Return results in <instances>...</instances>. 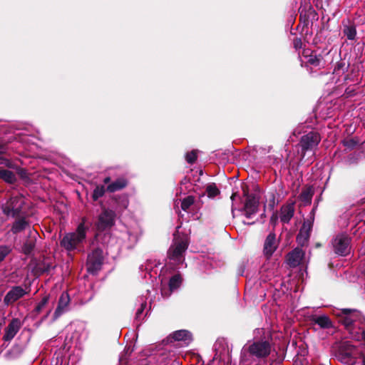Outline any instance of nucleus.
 Returning <instances> with one entry per match:
<instances>
[{
    "label": "nucleus",
    "mask_w": 365,
    "mask_h": 365,
    "mask_svg": "<svg viewBox=\"0 0 365 365\" xmlns=\"http://www.w3.org/2000/svg\"><path fill=\"white\" fill-rule=\"evenodd\" d=\"M255 333L260 335L255 336L252 341H249L242 348L241 360L243 362L251 364L252 360L264 359L270 354L272 346V339L269 336L264 335L262 329H257Z\"/></svg>",
    "instance_id": "f257e3e1"
},
{
    "label": "nucleus",
    "mask_w": 365,
    "mask_h": 365,
    "mask_svg": "<svg viewBox=\"0 0 365 365\" xmlns=\"http://www.w3.org/2000/svg\"><path fill=\"white\" fill-rule=\"evenodd\" d=\"M188 245V238L186 235H174L173 242L168 250V255L170 263L174 264L175 268L184 263V254Z\"/></svg>",
    "instance_id": "f03ea898"
},
{
    "label": "nucleus",
    "mask_w": 365,
    "mask_h": 365,
    "mask_svg": "<svg viewBox=\"0 0 365 365\" xmlns=\"http://www.w3.org/2000/svg\"><path fill=\"white\" fill-rule=\"evenodd\" d=\"M86 218L78 225L75 232L66 233L61 241V245L68 251H72L85 241L88 226L86 225Z\"/></svg>",
    "instance_id": "7ed1b4c3"
},
{
    "label": "nucleus",
    "mask_w": 365,
    "mask_h": 365,
    "mask_svg": "<svg viewBox=\"0 0 365 365\" xmlns=\"http://www.w3.org/2000/svg\"><path fill=\"white\" fill-rule=\"evenodd\" d=\"M25 199L21 195L11 197L2 205L3 212L8 217H17L22 215Z\"/></svg>",
    "instance_id": "20e7f679"
},
{
    "label": "nucleus",
    "mask_w": 365,
    "mask_h": 365,
    "mask_svg": "<svg viewBox=\"0 0 365 365\" xmlns=\"http://www.w3.org/2000/svg\"><path fill=\"white\" fill-rule=\"evenodd\" d=\"M321 141V136L316 131H311L301 137L299 145L302 148V157L304 158L308 151H314Z\"/></svg>",
    "instance_id": "39448f33"
},
{
    "label": "nucleus",
    "mask_w": 365,
    "mask_h": 365,
    "mask_svg": "<svg viewBox=\"0 0 365 365\" xmlns=\"http://www.w3.org/2000/svg\"><path fill=\"white\" fill-rule=\"evenodd\" d=\"M103 263V251L96 249L88 256L87 269L90 273L96 274L101 269Z\"/></svg>",
    "instance_id": "423d86ee"
},
{
    "label": "nucleus",
    "mask_w": 365,
    "mask_h": 365,
    "mask_svg": "<svg viewBox=\"0 0 365 365\" xmlns=\"http://www.w3.org/2000/svg\"><path fill=\"white\" fill-rule=\"evenodd\" d=\"M115 214L110 210H103L98 217L97 229L103 231L110 229L115 224Z\"/></svg>",
    "instance_id": "0eeeda50"
},
{
    "label": "nucleus",
    "mask_w": 365,
    "mask_h": 365,
    "mask_svg": "<svg viewBox=\"0 0 365 365\" xmlns=\"http://www.w3.org/2000/svg\"><path fill=\"white\" fill-rule=\"evenodd\" d=\"M342 317L341 323L346 327L349 328L354 322H361L363 317L361 314L355 309H344L341 311L339 314Z\"/></svg>",
    "instance_id": "6e6552de"
},
{
    "label": "nucleus",
    "mask_w": 365,
    "mask_h": 365,
    "mask_svg": "<svg viewBox=\"0 0 365 365\" xmlns=\"http://www.w3.org/2000/svg\"><path fill=\"white\" fill-rule=\"evenodd\" d=\"M333 246L336 254L346 255L349 253V238L346 235H339L334 238Z\"/></svg>",
    "instance_id": "1a4fd4ad"
},
{
    "label": "nucleus",
    "mask_w": 365,
    "mask_h": 365,
    "mask_svg": "<svg viewBox=\"0 0 365 365\" xmlns=\"http://www.w3.org/2000/svg\"><path fill=\"white\" fill-rule=\"evenodd\" d=\"M29 292L21 286L13 287L5 295L4 303L9 306L27 294Z\"/></svg>",
    "instance_id": "9d476101"
},
{
    "label": "nucleus",
    "mask_w": 365,
    "mask_h": 365,
    "mask_svg": "<svg viewBox=\"0 0 365 365\" xmlns=\"http://www.w3.org/2000/svg\"><path fill=\"white\" fill-rule=\"evenodd\" d=\"M279 245V240L274 232L269 233L264 240L263 254L267 258H270L276 251Z\"/></svg>",
    "instance_id": "9b49d317"
},
{
    "label": "nucleus",
    "mask_w": 365,
    "mask_h": 365,
    "mask_svg": "<svg viewBox=\"0 0 365 365\" xmlns=\"http://www.w3.org/2000/svg\"><path fill=\"white\" fill-rule=\"evenodd\" d=\"M21 327V321L17 318L13 319L5 329L3 340L5 341H10L19 332Z\"/></svg>",
    "instance_id": "f8f14e48"
},
{
    "label": "nucleus",
    "mask_w": 365,
    "mask_h": 365,
    "mask_svg": "<svg viewBox=\"0 0 365 365\" xmlns=\"http://www.w3.org/2000/svg\"><path fill=\"white\" fill-rule=\"evenodd\" d=\"M259 200L254 195L247 196L245 206L244 212L247 218H252L257 212Z\"/></svg>",
    "instance_id": "ddd939ff"
},
{
    "label": "nucleus",
    "mask_w": 365,
    "mask_h": 365,
    "mask_svg": "<svg viewBox=\"0 0 365 365\" xmlns=\"http://www.w3.org/2000/svg\"><path fill=\"white\" fill-rule=\"evenodd\" d=\"M70 302V297L68 293L63 292L59 298L58 306L54 312L53 320L58 319L63 313L68 309Z\"/></svg>",
    "instance_id": "4468645a"
},
{
    "label": "nucleus",
    "mask_w": 365,
    "mask_h": 365,
    "mask_svg": "<svg viewBox=\"0 0 365 365\" xmlns=\"http://www.w3.org/2000/svg\"><path fill=\"white\" fill-rule=\"evenodd\" d=\"M304 256V252L297 247L288 254L287 262L290 267H295L301 263Z\"/></svg>",
    "instance_id": "2eb2a0df"
},
{
    "label": "nucleus",
    "mask_w": 365,
    "mask_h": 365,
    "mask_svg": "<svg viewBox=\"0 0 365 365\" xmlns=\"http://www.w3.org/2000/svg\"><path fill=\"white\" fill-rule=\"evenodd\" d=\"M294 205L293 203H289L283 205L280 210L279 218L282 222L289 223L290 220L294 216Z\"/></svg>",
    "instance_id": "dca6fc26"
},
{
    "label": "nucleus",
    "mask_w": 365,
    "mask_h": 365,
    "mask_svg": "<svg viewBox=\"0 0 365 365\" xmlns=\"http://www.w3.org/2000/svg\"><path fill=\"white\" fill-rule=\"evenodd\" d=\"M171 338L176 341L182 342V344L187 345L192 341V335L187 330H178L173 333Z\"/></svg>",
    "instance_id": "f3484780"
},
{
    "label": "nucleus",
    "mask_w": 365,
    "mask_h": 365,
    "mask_svg": "<svg viewBox=\"0 0 365 365\" xmlns=\"http://www.w3.org/2000/svg\"><path fill=\"white\" fill-rule=\"evenodd\" d=\"M311 229L310 224H307L304 222L299 230V232L297 237V241L299 245L303 246L304 245L309 237V230Z\"/></svg>",
    "instance_id": "a211bd4d"
},
{
    "label": "nucleus",
    "mask_w": 365,
    "mask_h": 365,
    "mask_svg": "<svg viewBox=\"0 0 365 365\" xmlns=\"http://www.w3.org/2000/svg\"><path fill=\"white\" fill-rule=\"evenodd\" d=\"M29 235L31 239L25 242L22 247V251L26 255H29L33 251L35 247V238L36 235H38V233L35 230H30Z\"/></svg>",
    "instance_id": "6ab92c4d"
},
{
    "label": "nucleus",
    "mask_w": 365,
    "mask_h": 365,
    "mask_svg": "<svg viewBox=\"0 0 365 365\" xmlns=\"http://www.w3.org/2000/svg\"><path fill=\"white\" fill-rule=\"evenodd\" d=\"M0 178L7 183L13 184L16 181V177L14 172L7 169H0Z\"/></svg>",
    "instance_id": "aec40b11"
},
{
    "label": "nucleus",
    "mask_w": 365,
    "mask_h": 365,
    "mask_svg": "<svg viewBox=\"0 0 365 365\" xmlns=\"http://www.w3.org/2000/svg\"><path fill=\"white\" fill-rule=\"evenodd\" d=\"M29 226L28 222L24 218L16 220L11 227V232L14 234H17L22 230H25Z\"/></svg>",
    "instance_id": "412c9836"
},
{
    "label": "nucleus",
    "mask_w": 365,
    "mask_h": 365,
    "mask_svg": "<svg viewBox=\"0 0 365 365\" xmlns=\"http://www.w3.org/2000/svg\"><path fill=\"white\" fill-rule=\"evenodd\" d=\"M314 321L315 324H318L322 328L328 329L332 327L330 319L326 315L317 317L314 318Z\"/></svg>",
    "instance_id": "4be33fe9"
},
{
    "label": "nucleus",
    "mask_w": 365,
    "mask_h": 365,
    "mask_svg": "<svg viewBox=\"0 0 365 365\" xmlns=\"http://www.w3.org/2000/svg\"><path fill=\"white\" fill-rule=\"evenodd\" d=\"M147 308V300L143 297L140 298V307L138 308L135 313V319L140 321L143 319V312Z\"/></svg>",
    "instance_id": "5701e85b"
},
{
    "label": "nucleus",
    "mask_w": 365,
    "mask_h": 365,
    "mask_svg": "<svg viewBox=\"0 0 365 365\" xmlns=\"http://www.w3.org/2000/svg\"><path fill=\"white\" fill-rule=\"evenodd\" d=\"M127 182L123 179H118L108 186V190L113 192L125 187Z\"/></svg>",
    "instance_id": "b1692460"
},
{
    "label": "nucleus",
    "mask_w": 365,
    "mask_h": 365,
    "mask_svg": "<svg viewBox=\"0 0 365 365\" xmlns=\"http://www.w3.org/2000/svg\"><path fill=\"white\" fill-rule=\"evenodd\" d=\"M195 198L192 196H187L185 197L181 202V208L183 211L189 212L191 207L193 206Z\"/></svg>",
    "instance_id": "393cba45"
},
{
    "label": "nucleus",
    "mask_w": 365,
    "mask_h": 365,
    "mask_svg": "<svg viewBox=\"0 0 365 365\" xmlns=\"http://www.w3.org/2000/svg\"><path fill=\"white\" fill-rule=\"evenodd\" d=\"M49 295H45L43 297L41 300L36 304L35 309H34V313L35 314H38L42 312V310L46 307L49 301Z\"/></svg>",
    "instance_id": "a878e982"
},
{
    "label": "nucleus",
    "mask_w": 365,
    "mask_h": 365,
    "mask_svg": "<svg viewBox=\"0 0 365 365\" xmlns=\"http://www.w3.org/2000/svg\"><path fill=\"white\" fill-rule=\"evenodd\" d=\"M182 282V279L180 274H175L169 281V288L170 292L178 289Z\"/></svg>",
    "instance_id": "bb28decb"
},
{
    "label": "nucleus",
    "mask_w": 365,
    "mask_h": 365,
    "mask_svg": "<svg viewBox=\"0 0 365 365\" xmlns=\"http://www.w3.org/2000/svg\"><path fill=\"white\" fill-rule=\"evenodd\" d=\"M344 33L349 40H354L356 35V31L354 26H347L344 29Z\"/></svg>",
    "instance_id": "cd10ccee"
},
{
    "label": "nucleus",
    "mask_w": 365,
    "mask_h": 365,
    "mask_svg": "<svg viewBox=\"0 0 365 365\" xmlns=\"http://www.w3.org/2000/svg\"><path fill=\"white\" fill-rule=\"evenodd\" d=\"M206 192L207 195L211 197H214L220 193L218 188L215 184L208 185L206 187Z\"/></svg>",
    "instance_id": "c85d7f7f"
},
{
    "label": "nucleus",
    "mask_w": 365,
    "mask_h": 365,
    "mask_svg": "<svg viewBox=\"0 0 365 365\" xmlns=\"http://www.w3.org/2000/svg\"><path fill=\"white\" fill-rule=\"evenodd\" d=\"M322 60V58L321 56H317V55L312 54V55L309 56L307 62L312 66H318L320 65Z\"/></svg>",
    "instance_id": "c756f323"
},
{
    "label": "nucleus",
    "mask_w": 365,
    "mask_h": 365,
    "mask_svg": "<svg viewBox=\"0 0 365 365\" xmlns=\"http://www.w3.org/2000/svg\"><path fill=\"white\" fill-rule=\"evenodd\" d=\"M105 193L104 186H97L93 193V198L94 200H97L99 197H102Z\"/></svg>",
    "instance_id": "7c9ffc66"
},
{
    "label": "nucleus",
    "mask_w": 365,
    "mask_h": 365,
    "mask_svg": "<svg viewBox=\"0 0 365 365\" xmlns=\"http://www.w3.org/2000/svg\"><path fill=\"white\" fill-rule=\"evenodd\" d=\"M11 248L7 245L0 246V263L5 259V257L10 253Z\"/></svg>",
    "instance_id": "2f4dec72"
},
{
    "label": "nucleus",
    "mask_w": 365,
    "mask_h": 365,
    "mask_svg": "<svg viewBox=\"0 0 365 365\" xmlns=\"http://www.w3.org/2000/svg\"><path fill=\"white\" fill-rule=\"evenodd\" d=\"M197 158V152L195 150H192L190 153H187L185 155V159L188 163H193Z\"/></svg>",
    "instance_id": "473e14b6"
},
{
    "label": "nucleus",
    "mask_w": 365,
    "mask_h": 365,
    "mask_svg": "<svg viewBox=\"0 0 365 365\" xmlns=\"http://www.w3.org/2000/svg\"><path fill=\"white\" fill-rule=\"evenodd\" d=\"M343 144L345 147H346L349 149H352L355 147V145H356V143L353 139H349V140H344Z\"/></svg>",
    "instance_id": "72a5a7b5"
},
{
    "label": "nucleus",
    "mask_w": 365,
    "mask_h": 365,
    "mask_svg": "<svg viewBox=\"0 0 365 365\" xmlns=\"http://www.w3.org/2000/svg\"><path fill=\"white\" fill-rule=\"evenodd\" d=\"M127 235L128 237V240L130 242H135L138 240V234L137 233H132L130 231L127 232Z\"/></svg>",
    "instance_id": "f704fd0d"
},
{
    "label": "nucleus",
    "mask_w": 365,
    "mask_h": 365,
    "mask_svg": "<svg viewBox=\"0 0 365 365\" xmlns=\"http://www.w3.org/2000/svg\"><path fill=\"white\" fill-rule=\"evenodd\" d=\"M302 42L300 38H295L294 40V46L296 49H299L302 47Z\"/></svg>",
    "instance_id": "c9c22d12"
},
{
    "label": "nucleus",
    "mask_w": 365,
    "mask_h": 365,
    "mask_svg": "<svg viewBox=\"0 0 365 365\" xmlns=\"http://www.w3.org/2000/svg\"><path fill=\"white\" fill-rule=\"evenodd\" d=\"M302 195V197L304 200H311V197H310L309 194L308 192H304Z\"/></svg>",
    "instance_id": "e433bc0d"
},
{
    "label": "nucleus",
    "mask_w": 365,
    "mask_h": 365,
    "mask_svg": "<svg viewBox=\"0 0 365 365\" xmlns=\"http://www.w3.org/2000/svg\"><path fill=\"white\" fill-rule=\"evenodd\" d=\"M162 294L164 295V296H166V297H168L169 295V294H167L163 289H162Z\"/></svg>",
    "instance_id": "4c0bfd02"
},
{
    "label": "nucleus",
    "mask_w": 365,
    "mask_h": 365,
    "mask_svg": "<svg viewBox=\"0 0 365 365\" xmlns=\"http://www.w3.org/2000/svg\"><path fill=\"white\" fill-rule=\"evenodd\" d=\"M109 181H110V178H106L104 180L105 183H108Z\"/></svg>",
    "instance_id": "58836bf2"
},
{
    "label": "nucleus",
    "mask_w": 365,
    "mask_h": 365,
    "mask_svg": "<svg viewBox=\"0 0 365 365\" xmlns=\"http://www.w3.org/2000/svg\"><path fill=\"white\" fill-rule=\"evenodd\" d=\"M51 312V309H50V310H48V312H47V314H46V315L45 316V317H44V318H46V317L50 314Z\"/></svg>",
    "instance_id": "ea45409f"
},
{
    "label": "nucleus",
    "mask_w": 365,
    "mask_h": 365,
    "mask_svg": "<svg viewBox=\"0 0 365 365\" xmlns=\"http://www.w3.org/2000/svg\"><path fill=\"white\" fill-rule=\"evenodd\" d=\"M123 359L122 356L120 357V364L122 365Z\"/></svg>",
    "instance_id": "a19ab883"
},
{
    "label": "nucleus",
    "mask_w": 365,
    "mask_h": 365,
    "mask_svg": "<svg viewBox=\"0 0 365 365\" xmlns=\"http://www.w3.org/2000/svg\"><path fill=\"white\" fill-rule=\"evenodd\" d=\"M4 152V148L0 145V153Z\"/></svg>",
    "instance_id": "79ce46f5"
},
{
    "label": "nucleus",
    "mask_w": 365,
    "mask_h": 365,
    "mask_svg": "<svg viewBox=\"0 0 365 365\" xmlns=\"http://www.w3.org/2000/svg\"><path fill=\"white\" fill-rule=\"evenodd\" d=\"M362 365H365V358H364L362 360Z\"/></svg>",
    "instance_id": "37998d69"
},
{
    "label": "nucleus",
    "mask_w": 365,
    "mask_h": 365,
    "mask_svg": "<svg viewBox=\"0 0 365 365\" xmlns=\"http://www.w3.org/2000/svg\"><path fill=\"white\" fill-rule=\"evenodd\" d=\"M233 198H234V195H232L231 196V199H232V200H233Z\"/></svg>",
    "instance_id": "c03bdc74"
}]
</instances>
